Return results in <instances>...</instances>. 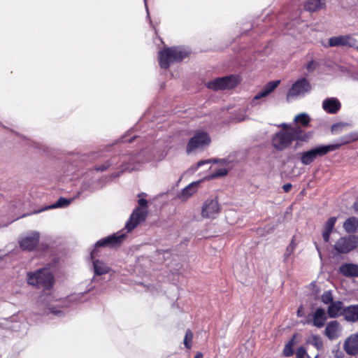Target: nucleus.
<instances>
[{
  "label": "nucleus",
  "instance_id": "1",
  "mask_svg": "<svg viewBox=\"0 0 358 358\" xmlns=\"http://www.w3.org/2000/svg\"><path fill=\"white\" fill-rule=\"evenodd\" d=\"M282 129L272 139V145L278 150L286 149L295 140L308 142L312 137L311 132H304L299 127H290L287 124H282Z\"/></svg>",
  "mask_w": 358,
  "mask_h": 358
},
{
  "label": "nucleus",
  "instance_id": "2",
  "mask_svg": "<svg viewBox=\"0 0 358 358\" xmlns=\"http://www.w3.org/2000/svg\"><path fill=\"white\" fill-rule=\"evenodd\" d=\"M357 139H358V136L350 134L348 136L346 139H345L341 143L330 144L327 145H322L315 147L308 151L303 152L301 153V162L303 165H309L313 163L317 157H323L327 153L338 149L342 145L356 141Z\"/></svg>",
  "mask_w": 358,
  "mask_h": 358
},
{
  "label": "nucleus",
  "instance_id": "3",
  "mask_svg": "<svg viewBox=\"0 0 358 358\" xmlns=\"http://www.w3.org/2000/svg\"><path fill=\"white\" fill-rule=\"evenodd\" d=\"M187 55V52L180 48H166L159 52V66L168 69L172 63L182 60Z\"/></svg>",
  "mask_w": 358,
  "mask_h": 358
},
{
  "label": "nucleus",
  "instance_id": "4",
  "mask_svg": "<svg viewBox=\"0 0 358 358\" xmlns=\"http://www.w3.org/2000/svg\"><path fill=\"white\" fill-rule=\"evenodd\" d=\"M28 282L30 285L49 289L53 285L54 278L47 268L40 269L28 275Z\"/></svg>",
  "mask_w": 358,
  "mask_h": 358
},
{
  "label": "nucleus",
  "instance_id": "5",
  "mask_svg": "<svg viewBox=\"0 0 358 358\" xmlns=\"http://www.w3.org/2000/svg\"><path fill=\"white\" fill-rule=\"evenodd\" d=\"M311 85L305 78H301L295 81L288 90L286 99L287 101H291L305 96L306 94L311 91Z\"/></svg>",
  "mask_w": 358,
  "mask_h": 358
},
{
  "label": "nucleus",
  "instance_id": "6",
  "mask_svg": "<svg viewBox=\"0 0 358 358\" xmlns=\"http://www.w3.org/2000/svg\"><path fill=\"white\" fill-rule=\"evenodd\" d=\"M221 210V205L216 197L208 198L201 205V216L203 219L213 220L219 215Z\"/></svg>",
  "mask_w": 358,
  "mask_h": 358
},
{
  "label": "nucleus",
  "instance_id": "7",
  "mask_svg": "<svg viewBox=\"0 0 358 358\" xmlns=\"http://www.w3.org/2000/svg\"><path fill=\"white\" fill-rule=\"evenodd\" d=\"M240 82L241 80L238 76L231 75L210 81L207 83L206 86L208 88L215 91L224 90L235 87Z\"/></svg>",
  "mask_w": 358,
  "mask_h": 358
},
{
  "label": "nucleus",
  "instance_id": "8",
  "mask_svg": "<svg viewBox=\"0 0 358 358\" xmlns=\"http://www.w3.org/2000/svg\"><path fill=\"white\" fill-rule=\"evenodd\" d=\"M358 246V236L348 235L340 237L334 243V249L338 254H347Z\"/></svg>",
  "mask_w": 358,
  "mask_h": 358
},
{
  "label": "nucleus",
  "instance_id": "9",
  "mask_svg": "<svg viewBox=\"0 0 358 358\" xmlns=\"http://www.w3.org/2000/svg\"><path fill=\"white\" fill-rule=\"evenodd\" d=\"M210 143V138L208 133L204 131H198L190 138L187 146V152H192L198 149H203Z\"/></svg>",
  "mask_w": 358,
  "mask_h": 358
},
{
  "label": "nucleus",
  "instance_id": "10",
  "mask_svg": "<svg viewBox=\"0 0 358 358\" xmlns=\"http://www.w3.org/2000/svg\"><path fill=\"white\" fill-rule=\"evenodd\" d=\"M40 234L38 231H32L18 239V244L22 250L31 251L38 245Z\"/></svg>",
  "mask_w": 358,
  "mask_h": 358
},
{
  "label": "nucleus",
  "instance_id": "11",
  "mask_svg": "<svg viewBox=\"0 0 358 358\" xmlns=\"http://www.w3.org/2000/svg\"><path fill=\"white\" fill-rule=\"evenodd\" d=\"M148 215V210L143 208H136L131 213L129 220L125 224L127 232L132 231L141 222H143Z\"/></svg>",
  "mask_w": 358,
  "mask_h": 358
},
{
  "label": "nucleus",
  "instance_id": "12",
  "mask_svg": "<svg viewBox=\"0 0 358 358\" xmlns=\"http://www.w3.org/2000/svg\"><path fill=\"white\" fill-rule=\"evenodd\" d=\"M201 180L191 182L183 188L177 195V198L184 202L192 197L198 191Z\"/></svg>",
  "mask_w": 358,
  "mask_h": 358
},
{
  "label": "nucleus",
  "instance_id": "13",
  "mask_svg": "<svg viewBox=\"0 0 358 358\" xmlns=\"http://www.w3.org/2000/svg\"><path fill=\"white\" fill-rule=\"evenodd\" d=\"M126 234L123 231H119L113 235L106 237L96 242V246H115L120 244L125 238Z\"/></svg>",
  "mask_w": 358,
  "mask_h": 358
},
{
  "label": "nucleus",
  "instance_id": "14",
  "mask_svg": "<svg viewBox=\"0 0 358 358\" xmlns=\"http://www.w3.org/2000/svg\"><path fill=\"white\" fill-rule=\"evenodd\" d=\"M356 45V41L350 36H337L329 39V46H349L354 47Z\"/></svg>",
  "mask_w": 358,
  "mask_h": 358
},
{
  "label": "nucleus",
  "instance_id": "15",
  "mask_svg": "<svg viewBox=\"0 0 358 358\" xmlns=\"http://www.w3.org/2000/svg\"><path fill=\"white\" fill-rule=\"evenodd\" d=\"M342 327L338 321H331L325 328L324 334L330 340H334L341 336Z\"/></svg>",
  "mask_w": 358,
  "mask_h": 358
},
{
  "label": "nucleus",
  "instance_id": "16",
  "mask_svg": "<svg viewBox=\"0 0 358 358\" xmlns=\"http://www.w3.org/2000/svg\"><path fill=\"white\" fill-rule=\"evenodd\" d=\"M343 348L350 355H355L358 353V333L350 335L345 340Z\"/></svg>",
  "mask_w": 358,
  "mask_h": 358
},
{
  "label": "nucleus",
  "instance_id": "17",
  "mask_svg": "<svg viewBox=\"0 0 358 358\" xmlns=\"http://www.w3.org/2000/svg\"><path fill=\"white\" fill-rule=\"evenodd\" d=\"M95 250L91 252V258L92 259L93 270L95 275H101L108 273L110 271V267L103 261L99 259H94Z\"/></svg>",
  "mask_w": 358,
  "mask_h": 358
},
{
  "label": "nucleus",
  "instance_id": "18",
  "mask_svg": "<svg viewBox=\"0 0 358 358\" xmlns=\"http://www.w3.org/2000/svg\"><path fill=\"white\" fill-rule=\"evenodd\" d=\"M341 102L334 97L327 98L322 102V108L330 114L336 113L341 109Z\"/></svg>",
  "mask_w": 358,
  "mask_h": 358
},
{
  "label": "nucleus",
  "instance_id": "19",
  "mask_svg": "<svg viewBox=\"0 0 358 358\" xmlns=\"http://www.w3.org/2000/svg\"><path fill=\"white\" fill-rule=\"evenodd\" d=\"M343 304L340 301H334L328 306L327 313L329 317L334 318L344 313Z\"/></svg>",
  "mask_w": 358,
  "mask_h": 358
},
{
  "label": "nucleus",
  "instance_id": "20",
  "mask_svg": "<svg viewBox=\"0 0 358 358\" xmlns=\"http://www.w3.org/2000/svg\"><path fill=\"white\" fill-rule=\"evenodd\" d=\"M312 317L313 324L317 328L322 327L327 320L325 310L321 308L316 309V310L313 313Z\"/></svg>",
  "mask_w": 358,
  "mask_h": 358
},
{
  "label": "nucleus",
  "instance_id": "21",
  "mask_svg": "<svg viewBox=\"0 0 358 358\" xmlns=\"http://www.w3.org/2000/svg\"><path fill=\"white\" fill-rule=\"evenodd\" d=\"M280 84V80L271 81L268 83L262 89L254 96V101L267 96L270 94Z\"/></svg>",
  "mask_w": 358,
  "mask_h": 358
},
{
  "label": "nucleus",
  "instance_id": "22",
  "mask_svg": "<svg viewBox=\"0 0 358 358\" xmlns=\"http://www.w3.org/2000/svg\"><path fill=\"white\" fill-rule=\"evenodd\" d=\"M337 218L336 217H331L329 218L324 227L322 231V238L324 241L328 243L330 240V235L333 231Z\"/></svg>",
  "mask_w": 358,
  "mask_h": 358
},
{
  "label": "nucleus",
  "instance_id": "23",
  "mask_svg": "<svg viewBox=\"0 0 358 358\" xmlns=\"http://www.w3.org/2000/svg\"><path fill=\"white\" fill-rule=\"evenodd\" d=\"M340 272L345 276H358V265L345 264L340 267Z\"/></svg>",
  "mask_w": 358,
  "mask_h": 358
},
{
  "label": "nucleus",
  "instance_id": "24",
  "mask_svg": "<svg viewBox=\"0 0 358 358\" xmlns=\"http://www.w3.org/2000/svg\"><path fill=\"white\" fill-rule=\"evenodd\" d=\"M343 315L348 321L355 322L358 320V305L350 306L344 310Z\"/></svg>",
  "mask_w": 358,
  "mask_h": 358
},
{
  "label": "nucleus",
  "instance_id": "25",
  "mask_svg": "<svg viewBox=\"0 0 358 358\" xmlns=\"http://www.w3.org/2000/svg\"><path fill=\"white\" fill-rule=\"evenodd\" d=\"M215 162H220L222 166H227L229 164V162L227 159H222L215 161ZM229 169L226 167H222L216 170L213 174L208 177V179H213L224 176L227 174Z\"/></svg>",
  "mask_w": 358,
  "mask_h": 358
},
{
  "label": "nucleus",
  "instance_id": "26",
  "mask_svg": "<svg viewBox=\"0 0 358 358\" xmlns=\"http://www.w3.org/2000/svg\"><path fill=\"white\" fill-rule=\"evenodd\" d=\"M343 227L347 233H355L358 230V219L351 217L345 221Z\"/></svg>",
  "mask_w": 358,
  "mask_h": 358
},
{
  "label": "nucleus",
  "instance_id": "27",
  "mask_svg": "<svg viewBox=\"0 0 358 358\" xmlns=\"http://www.w3.org/2000/svg\"><path fill=\"white\" fill-rule=\"evenodd\" d=\"M324 6V3L321 0H308L305 5L306 10L310 11H315L322 8Z\"/></svg>",
  "mask_w": 358,
  "mask_h": 358
},
{
  "label": "nucleus",
  "instance_id": "28",
  "mask_svg": "<svg viewBox=\"0 0 358 358\" xmlns=\"http://www.w3.org/2000/svg\"><path fill=\"white\" fill-rule=\"evenodd\" d=\"M297 335L294 334L291 340L285 345L284 350H283V354L285 357H290L293 355L294 350L293 347L294 344L296 343V338Z\"/></svg>",
  "mask_w": 358,
  "mask_h": 358
},
{
  "label": "nucleus",
  "instance_id": "29",
  "mask_svg": "<svg viewBox=\"0 0 358 358\" xmlns=\"http://www.w3.org/2000/svg\"><path fill=\"white\" fill-rule=\"evenodd\" d=\"M73 201V199H67L66 198H60L58 199L57 202L53 203L52 205L48 206L47 209L50 208H63L68 206L71 202Z\"/></svg>",
  "mask_w": 358,
  "mask_h": 358
},
{
  "label": "nucleus",
  "instance_id": "30",
  "mask_svg": "<svg viewBox=\"0 0 358 358\" xmlns=\"http://www.w3.org/2000/svg\"><path fill=\"white\" fill-rule=\"evenodd\" d=\"M294 121L303 126H307L310 122V118L306 113H301L295 117Z\"/></svg>",
  "mask_w": 358,
  "mask_h": 358
},
{
  "label": "nucleus",
  "instance_id": "31",
  "mask_svg": "<svg viewBox=\"0 0 358 358\" xmlns=\"http://www.w3.org/2000/svg\"><path fill=\"white\" fill-rule=\"evenodd\" d=\"M321 301L328 306L334 301V297L331 292L326 291L320 296Z\"/></svg>",
  "mask_w": 358,
  "mask_h": 358
},
{
  "label": "nucleus",
  "instance_id": "32",
  "mask_svg": "<svg viewBox=\"0 0 358 358\" xmlns=\"http://www.w3.org/2000/svg\"><path fill=\"white\" fill-rule=\"evenodd\" d=\"M193 338V334L190 330H187L184 338V345L188 349L192 347V341Z\"/></svg>",
  "mask_w": 358,
  "mask_h": 358
},
{
  "label": "nucleus",
  "instance_id": "33",
  "mask_svg": "<svg viewBox=\"0 0 358 358\" xmlns=\"http://www.w3.org/2000/svg\"><path fill=\"white\" fill-rule=\"evenodd\" d=\"M309 342L317 350H320L322 348V341L318 336H313Z\"/></svg>",
  "mask_w": 358,
  "mask_h": 358
},
{
  "label": "nucleus",
  "instance_id": "34",
  "mask_svg": "<svg viewBox=\"0 0 358 358\" xmlns=\"http://www.w3.org/2000/svg\"><path fill=\"white\" fill-rule=\"evenodd\" d=\"M295 249V245L293 241L290 243V244L287 246L285 252V260H287V259L292 255L294 250Z\"/></svg>",
  "mask_w": 358,
  "mask_h": 358
},
{
  "label": "nucleus",
  "instance_id": "35",
  "mask_svg": "<svg viewBox=\"0 0 358 358\" xmlns=\"http://www.w3.org/2000/svg\"><path fill=\"white\" fill-rule=\"evenodd\" d=\"M348 125V124L346 123H343V122H340V123H337V124H334L332 125L331 127V131L333 133H338L340 132L341 131L343 130V129L346 127Z\"/></svg>",
  "mask_w": 358,
  "mask_h": 358
},
{
  "label": "nucleus",
  "instance_id": "36",
  "mask_svg": "<svg viewBox=\"0 0 358 358\" xmlns=\"http://www.w3.org/2000/svg\"><path fill=\"white\" fill-rule=\"evenodd\" d=\"M317 67V63L314 60L310 61L306 66V69L308 73L313 72Z\"/></svg>",
  "mask_w": 358,
  "mask_h": 358
},
{
  "label": "nucleus",
  "instance_id": "37",
  "mask_svg": "<svg viewBox=\"0 0 358 358\" xmlns=\"http://www.w3.org/2000/svg\"><path fill=\"white\" fill-rule=\"evenodd\" d=\"M296 357L297 358H310L309 355L306 352V350L303 348H299L296 351Z\"/></svg>",
  "mask_w": 358,
  "mask_h": 358
},
{
  "label": "nucleus",
  "instance_id": "38",
  "mask_svg": "<svg viewBox=\"0 0 358 358\" xmlns=\"http://www.w3.org/2000/svg\"><path fill=\"white\" fill-rule=\"evenodd\" d=\"M138 206L137 208H143L147 209L148 208V201L146 199L143 198H140L138 200Z\"/></svg>",
  "mask_w": 358,
  "mask_h": 358
},
{
  "label": "nucleus",
  "instance_id": "39",
  "mask_svg": "<svg viewBox=\"0 0 358 358\" xmlns=\"http://www.w3.org/2000/svg\"><path fill=\"white\" fill-rule=\"evenodd\" d=\"M110 165H111V164L110 162H107L104 164H103L100 166H98L96 168V170L100 171H103L106 170Z\"/></svg>",
  "mask_w": 358,
  "mask_h": 358
},
{
  "label": "nucleus",
  "instance_id": "40",
  "mask_svg": "<svg viewBox=\"0 0 358 358\" xmlns=\"http://www.w3.org/2000/svg\"><path fill=\"white\" fill-rule=\"evenodd\" d=\"M166 155H167L166 152H161L159 155V156L157 157V159H156L157 161H162V160H163L166 157Z\"/></svg>",
  "mask_w": 358,
  "mask_h": 358
},
{
  "label": "nucleus",
  "instance_id": "41",
  "mask_svg": "<svg viewBox=\"0 0 358 358\" xmlns=\"http://www.w3.org/2000/svg\"><path fill=\"white\" fill-rule=\"evenodd\" d=\"M282 188H283V190L285 192H288L291 188H292V185L289 184V183H287V184H285L283 186H282Z\"/></svg>",
  "mask_w": 358,
  "mask_h": 358
},
{
  "label": "nucleus",
  "instance_id": "42",
  "mask_svg": "<svg viewBox=\"0 0 358 358\" xmlns=\"http://www.w3.org/2000/svg\"><path fill=\"white\" fill-rule=\"evenodd\" d=\"M210 162L209 160H203V161H200L197 163L196 164V167L199 168V166L205 164H208Z\"/></svg>",
  "mask_w": 358,
  "mask_h": 358
},
{
  "label": "nucleus",
  "instance_id": "43",
  "mask_svg": "<svg viewBox=\"0 0 358 358\" xmlns=\"http://www.w3.org/2000/svg\"><path fill=\"white\" fill-rule=\"evenodd\" d=\"M53 314L56 315H58V316H61L63 315V313L62 311L61 310H52L51 311Z\"/></svg>",
  "mask_w": 358,
  "mask_h": 358
},
{
  "label": "nucleus",
  "instance_id": "44",
  "mask_svg": "<svg viewBox=\"0 0 358 358\" xmlns=\"http://www.w3.org/2000/svg\"><path fill=\"white\" fill-rule=\"evenodd\" d=\"M297 315H298L299 317H301V316H303V314H302V307H301H301H299V309H298V310H297Z\"/></svg>",
  "mask_w": 358,
  "mask_h": 358
},
{
  "label": "nucleus",
  "instance_id": "45",
  "mask_svg": "<svg viewBox=\"0 0 358 358\" xmlns=\"http://www.w3.org/2000/svg\"><path fill=\"white\" fill-rule=\"evenodd\" d=\"M194 358H203V354L201 352H198L194 357Z\"/></svg>",
  "mask_w": 358,
  "mask_h": 358
},
{
  "label": "nucleus",
  "instance_id": "46",
  "mask_svg": "<svg viewBox=\"0 0 358 358\" xmlns=\"http://www.w3.org/2000/svg\"><path fill=\"white\" fill-rule=\"evenodd\" d=\"M354 208L357 212H358V201L354 204Z\"/></svg>",
  "mask_w": 358,
  "mask_h": 358
},
{
  "label": "nucleus",
  "instance_id": "47",
  "mask_svg": "<svg viewBox=\"0 0 358 358\" xmlns=\"http://www.w3.org/2000/svg\"><path fill=\"white\" fill-rule=\"evenodd\" d=\"M43 296H41L40 298H39V302L42 303L43 302Z\"/></svg>",
  "mask_w": 358,
  "mask_h": 358
},
{
  "label": "nucleus",
  "instance_id": "48",
  "mask_svg": "<svg viewBox=\"0 0 358 358\" xmlns=\"http://www.w3.org/2000/svg\"><path fill=\"white\" fill-rule=\"evenodd\" d=\"M144 1H145V3H146V0H144ZM145 7H146L147 13H148L147 4H145ZM148 15H149V13H148Z\"/></svg>",
  "mask_w": 358,
  "mask_h": 358
},
{
  "label": "nucleus",
  "instance_id": "49",
  "mask_svg": "<svg viewBox=\"0 0 358 358\" xmlns=\"http://www.w3.org/2000/svg\"><path fill=\"white\" fill-rule=\"evenodd\" d=\"M357 49H358V47H357Z\"/></svg>",
  "mask_w": 358,
  "mask_h": 358
}]
</instances>
